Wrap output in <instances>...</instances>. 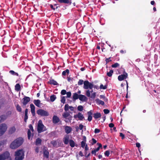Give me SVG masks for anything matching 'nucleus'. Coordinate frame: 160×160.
Segmentation results:
<instances>
[{
    "instance_id": "8",
    "label": "nucleus",
    "mask_w": 160,
    "mask_h": 160,
    "mask_svg": "<svg viewBox=\"0 0 160 160\" xmlns=\"http://www.w3.org/2000/svg\"><path fill=\"white\" fill-rule=\"evenodd\" d=\"M73 117L77 120H82L84 118L83 115L80 112L78 113L77 114L74 115Z\"/></svg>"
},
{
    "instance_id": "44",
    "label": "nucleus",
    "mask_w": 160,
    "mask_h": 160,
    "mask_svg": "<svg viewBox=\"0 0 160 160\" xmlns=\"http://www.w3.org/2000/svg\"><path fill=\"white\" fill-rule=\"evenodd\" d=\"M93 113L92 110H90V111L88 112V116H92Z\"/></svg>"
},
{
    "instance_id": "47",
    "label": "nucleus",
    "mask_w": 160,
    "mask_h": 160,
    "mask_svg": "<svg viewBox=\"0 0 160 160\" xmlns=\"http://www.w3.org/2000/svg\"><path fill=\"white\" fill-rule=\"evenodd\" d=\"M83 83V80H80L78 82V84L79 85H82Z\"/></svg>"
},
{
    "instance_id": "5",
    "label": "nucleus",
    "mask_w": 160,
    "mask_h": 160,
    "mask_svg": "<svg viewBox=\"0 0 160 160\" xmlns=\"http://www.w3.org/2000/svg\"><path fill=\"white\" fill-rule=\"evenodd\" d=\"M37 114L42 116H47L49 115L48 112L43 109H40L37 110Z\"/></svg>"
},
{
    "instance_id": "28",
    "label": "nucleus",
    "mask_w": 160,
    "mask_h": 160,
    "mask_svg": "<svg viewBox=\"0 0 160 160\" xmlns=\"http://www.w3.org/2000/svg\"><path fill=\"white\" fill-rule=\"evenodd\" d=\"M56 98V96L54 95L51 96L50 97V101L51 102H53Z\"/></svg>"
},
{
    "instance_id": "45",
    "label": "nucleus",
    "mask_w": 160,
    "mask_h": 160,
    "mask_svg": "<svg viewBox=\"0 0 160 160\" xmlns=\"http://www.w3.org/2000/svg\"><path fill=\"white\" fill-rule=\"evenodd\" d=\"M110 154L109 151H106L105 152V156L108 157Z\"/></svg>"
},
{
    "instance_id": "2",
    "label": "nucleus",
    "mask_w": 160,
    "mask_h": 160,
    "mask_svg": "<svg viewBox=\"0 0 160 160\" xmlns=\"http://www.w3.org/2000/svg\"><path fill=\"white\" fill-rule=\"evenodd\" d=\"M15 159L22 160L24 157V151L23 149H19L15 152Z\"/></svg>"
},
{
    "instance_id": "29",
    "label": "nucleus",
    "mask_w": 160,
    "mask_h": 160,
    "mask_svg": "<svg viewBox=\"0 0 160 160\" xmlns=\"http://www.w3.org/2000/svg\"><path fill=\"white\" fill-rule=\"evenodd\" d=\"M62 115L64 118H66L70 115V114L68 112H64Z\"/></svg>"
},
{
    "instance_id": "36",
    "label": "nucleus",
    "mask_w": 160,
    "mask_h": 160,
    "mask_svg": "<svg viewBox=\"0 0 160 160\" xmlns=\"http://www.w3.org/2000/svg\"><path fill=\"white\" fill-rule=\"evenodd\" d=\"M28 139H30L31 136V132L30 129H29L28 131Z\"/></svg>"
},
{
    "instance_id": "48",
    "label": "nucleus",
    "mask_w": 160,
    "mask_h": 160,
    "mask_svg": "<svg viewBox=\"0 0 160 160\" xmlns=\"http://www.w3.org/2000/svg\"><path fill=\"white\" fill-rule=\"evenodd\" d=\"M66 94L67 95V97L69 98L71 96V93L70 92H68L66 93Z\"/></svg>"
},
{
    "instance_id": "42",
    "label": "nucleus",
    "mask_w": 160,
    "mask_h": 160,
    "mask_svg": "<svg viewBox=\"0 0 160 160\" xmlns=\"http://www.w3.org/2000/svg\"><path fill=\"white\" fill-rule=\"evenodd\" d=\"M86 145L85 142L82 141L81 142V146L82 148H84Z\"/></svg>"
},
{
    "instance_id": "11",
    "label": "nucleus",
    "mask_w": 160,
    "mask_h": 160,
    "mask_svg": "<svg viewBox=\"0 0 160 160\" xmlns=\"http://www.w3.org/2000/svg\"><path fill=\"white\" fill-rule=\"evenodd\" d=\"M70 109L71 111L74 110V108L72 106H70L68 104H66L64 107V110L66 111H68Z\"/></svg>"
},
{
    "instance_id": "12",
    "label": "nucleus",
    "mask_w": 160,
    "mask_h": 160,
    "mask_svg": "<svg viewBox=\"0 0 160 160\" xmlns=\"http://www.w3.org/2000/svg\"><path fill=\"white\" fill-rule=\"evenodd\" d=\"M79 99L82 102L87 101L88 100L87 98L85 95L82 94L79 95Z\"/></svg>"
},
{
    "instance_id": "30",
    "label": "nucleus",
    "mask_w": 160,
    "mask_h": 160,
    "mask_svg": "<svg viewBox=\"0 0 160 160\" xmlns=\"http://www.w3.org/2000/svg\"><path fill=\"white\" fill-rule=\"evenodd\" d=\"M49 82L50 84H53L54 85H57L58 84L57 82L53 80H52L50 81Z\"/></svg>"
},
{
    "instance_id": "15",
    "label": "nucleus",
    "mask_w": 160,
    "mask_h": 160,
    "mask_svg": "<svg viewBox=\"0 0 160 160\" xmlns=\"http://www.w3.org/2000/svg\"><path fill=\"white\" fill-rule=\"evenodd\" d=\"M53 122L54 123H57L59 122L60 121V120L59 118L56 116H54L53 118Z\"/></svg>"
},
{
    "instance_id": "35",
    "label": "nucleus",
    "mask_w": 160,
    "mask_h": 160,
    "mask_svg": "<svg viewBox=\"0 0 160 160\" xmlns=\"http://www.w3.org/2000/svg\"><path fill=\"white\" fill-rule=\"evenodd\" d=\"M69 71L68 69H66V70L63 71L62 72L63 75L65 76L69 73Z\"/></svg>"
},
{
    "instance_id": "6",
    "label": "nucleus",
    "mask_w": 160,
    "mask_h": 160,
    "mask_svg": "<svg viewBox=\"0 0 160 160\" xmlns=\"http://www.w3.org/2000/svg\"><path fill=\"white\" fill-rule=\"evenodd\" d=\"M10 156L9 153L6 151L2 154H0V160H5Z\"/></svg>"
},
{
    "instance_id": "34",
    "label": "nucleus",
    "mask_w": 160,
    "mask_h": 160,
    "mask_svg": "<svg viewBox=\"0 0 160 160\" xmlns=\"http://www.w3.org/2000/svg\"><path fill=\"white\" fill-rule=\"evenodd\" d=\"M113 72V71L112 70H110L109 72L107 73V75L109 77H111Z\"/></svg>"
},
{
    "instance_id": "58",
    "label": "nucleus",
    "mask_w": 160,
    "mask_h": 160,
    "mask_svg": "<svg viewBox=\"0 0 160 160\" xmlns=\"http://www.w3.org/2000/svg\"><path fill=\"white\" fill-rule=\"evenodd\" d=\"M111 60L110 58H107L106 59V61L107 63L109 62L110 61H111Z\"/></svg>"
},
{
    "instance_id": "3",
    "label": "nucleus",
    "mask_w": 160,
    "mask_h": 160,
    "mask_svg": "<svg viewBox=\"0 0 160 160\" xmlns=\"http://www.w3.org/2000/svg\"><path fill=\"white\" fill-rule=\"evenodd\" d=\"M7 129L8 126L6 124L3 123L0 124V137L5 133Z\"/></svg>"
},
{
    "instance_id": "50",
    "label": "nucleus",
    "mask_w": 160,
    "mask_h": 160,
    "mask_svg": "<svg viewBox=\"0 0 160 160\" xmlns=\"http://www.w3.org/2000/svg\"><path fill=\"white\" fill-rule=\"evenodd\" d=\"M29 129L30 130V131H31L32 132L33 131V127L31 125H29Z\"/></svg>"
},
{
    "instance_id": "33",
    "label": "nucleus",
    "mask_w": 160,
    "mask_h": 160,
    "mask_svg": "<svg viewBox=\"0 0 160 160\" xmlns=\"http://www.w3.org/2000/svg\"><path fill=\"white\" fill-rule=\"evenodd\" d=\"M20 86L19 84H17L15 86V89L16 90L19 91L20 90Z\"/></svg>"
},
{
    "instance_id": "56",
    "label": "nucleus",
    "mask_w": 160,
    "mask_h": 160,
    "mask_svg": "<svg viewBox=\"0 0 160 160\" xmlns=\"http://www.w3.org/2000/svg\"><path fill=\"white\" fill-rule=\"evenodd\" d=\"M120 137H122V139H123L124 138V135L122 133H120Z\"/></svg>"
},
{
    "instance_id": "38",
    "label": "nucleus",
    "mask_w": 160,
    "mask_h": 160,
    "mask_svg": "<svg viewBox=\"0 0 160 160\" xmlns=\"http://www.w3.org/2000/svg\"><path fill=\"white\" fill-rule=\"evenodd\" d=\"M61 101L62 102L63 104L66 101V99L65 97H61Z\"/></svg>"
},
{
    "instance_id": "23",
    "label": "nucleus",
    "mask_w": 160,
    "mask_h": 160,
    "mask_svg": "<svg viewBox=\"0 0 160 160\" xmlns=\"http://www.w3.org/2000/svg\"><path fill=\"white\" fill-rule=\"evenodd\" d=\"M96 101L97 103L98 104H101L102 105H104V103L103 101L100 100L98 98H97L96 100Z\"/></svg>"
},
{
    "instance_id": "59",
    "label": "nucleus",
    "mask_w": 160,
    "mask_h": 160,
    "mask_svg": "<svg viewBox=\"0 0 160 160\" xmlns=\"http://www.w3.org/2000/svg\"><path fill=\"white\" fill-rule=\"evenodd\" d=\"M83 128V125L82 124H80L79 126V129L80 130H82Z\"/></svg>"
},
{
    "instance_id": "49",
    "label": "nucleus",
    "mask_w": 160,
    "mask_h": 160,
    "mask_svg": "<svg viewBox=\"0 0 160 160\" xmlns=\"http://www.w3.org/2000/svg\"><path fill=\"white\" fill-rule=\"evenodd\" d=\"M61 93L63 95H65L66 93V91L65 90H62L61 91Z\"/></svg>"
},
{
    "instance_id": "19",
    "label": "nucleus",
    "mask_w": 160,
    "mask_h": 160,
    "mask_svg": "<svg viewBox=\"0 0 160 160\" xmlns=\"http://www.w3.org/2000/svg\"><path fill=\"white\" fill-rule=\"evenodd\" d=\"M7 116L5 115H2L0 116V123L3 122L7 118Z\"/></svg>"
},
{
    "instance_id": "14",
    "label": "nucleus",
    "mask_w": 160,
    "mask_h": 160,
    "mask_svg": "<svg viewBox=\"0 0 160 160\" xmlns=\"http://www.w3.org/2000/svg\"><path fill=\"white\" fill-rule=\"evenodd\" d=\"M16 131V128L15 126H12L10 128L9 130V133L10 134H12L14 133Z\"/></svg>"
},
{
    "instance_id": "25",
    "label": "nucleus",
    "mask_w": 160,
    "mask_h": 160,
    "mask_svg": "<svg viewBox=\"0 0 160 160\" xmlns=\"http://www.w3.org/2000/svg\"><path fill=\"white\" fill-rule=\"evenodd\" d=\"M41 140L39 138H37L36 141V145H41Z\"/></svg>"
},
{
    "instance_id": "63",
    "label": "nucleus",
    "mask_w": 160,
    "mask_h": 160,
    "mask_svg": "<svg viewBox=\"0 0 160 160\" xmlns=\"http://www.w3.org/2000/svg\"><path fill=\"white\" fill-rule=\"evenodd\" d=\"M28 109H26L25 111V115H28Z\"/></svg>"
},
{
    "instance_id": "13",
    "label": "nucleus",
    "mask_w": 160,
    "mask_h": 160,
    "mask_svg": "<svg viewBox=\"0 0 160 160\" xmlns=\"http://www.w3.org/2000/svg\"><path fill=\"white\" fill-rule=\"evenodd\" d=\"M23 99V101L22 103L24 105L27 104L30 100V98L28 97H25Z\"/></svg>"
},
{
    "instance_id": "57",
    "label": "nucleus",
    "mask_w": 160,
    "mask_h": 160,
    "mask_svg": "<svg viewBox=\"0 0 160 160\" xmlns=\"http://www.w3.org/2000/svg\"><path fill=\"white\" fill-rule=\"evenodd\" d=\"M109 126L110 128H112L114 127V125L112 123H110L109 124Z\"/></svg>"
},
{
    "instance_id": "31",
    "label": "nucleus",
    "mask_w": 160,
    "mask_h": 160,
    "mask_svg": "<svg viewBox=\"0 0 160 160\" xmlns=\"http://www.w3.org/2000/svg\"><path fill=\"white\" fill-rule=\"evenodd\" d=\"M6 142L5 140H2L0 141V147L2 146L6 143Z\"/></svg>"
},
{
    "instance_id": "20",
    "label": "nucleus",
    "mask_w": 160,
    "mask_h": 160,
    "mask_svg": "<svg viewBox=\"0 0 160 160\" xmlns=\"http://www.w3.org/2000/svg\"><path fill=\"white\" fill-rule=\"evenodd\" d=\"M63 141L65 144H68L69 141V136L68 135H66L64 138Z\"/></svg>"
},
{
    "instance_id": "39",
    "label": "nucleus",
    "mask_w": 160,
    "mask_h": 160,
    "mask_svg": "<svg viewBox=\"0 0 160 160\" xmlns=\"http://www.w3.org/2000/svg\"><path fill=\"white\" fill-rule=\"evenodd\" d=\"M78 111H82L83 109V107L81 105H79L78 107Z\"/></svg>"
},
{
    "instance_id": "26",
    "label": "nucleus",
    "mask_w": 160,
    "mask_h": 160,
    "mask_svg": "<svg viewBox=\"0 0 160 160\" xmlns=\"http://www.w3.org/2000/svg\"><path fill=\"white\" fill-rule=\"evenodd\" d=\"M48 154L49 152L47 150H45L44 151L43 154L44 157H46L47 158H48Z\"/></svg>"
},
{
    "instance_id": "46",
    "label": "nucleus",
    "mask_w": 160,
    "mask_h": 160,
    "mask_svg": "<svg viewBox=\"0 0 160 160\" xmlns=\"http://www.w3.org/2000/svg\"><path fill=\"white\" fill-rule=\"evenodd\" d=\"M92 142H91V144L92 145H93L97 142V141L96 140H95L94 138H92Z\"/></svg>"
},
{
    "instance_id": "9",
    "label": "nucleus",
    "mask_w": 160,
    "mask_h": 160,
    "mask_svg": "<svg viewBox=\"0 0 160 160\" xmlns=\"http://www.w3.org/2000/svg\"><path fill=\"white\" fill-rule=\"evenodd\" d=\"M128 74L124 73L123 74H122L118 76V79L120 81H122L124 79L128 77Z\"/></svg>"
},
{
    "instance_id": "60",
    "label": "nucleus",
    "mask_w": 160,
    "mask_h": 160,
    "mask_svg": "<svg viewBox=\"0 0 160 160\" xmlns=\"http://www.w3.org/2000/svg\"><path fill=\"white\" fill-rule=\"evenodd\" d=\"M28 118V115H25V118H24V121L25 122H26L27 119Z\"/></svg>"
},
{
    "instance_id": "10",
    "label": "nucleus",
    "mask_w": 160,
    "mask_h": 160,
    "mask_svg": "<svg viewBox=\"0 0 160 160\" xmlns=\"http://www.w3.org/2000/svg\"><path fill=\"white\" fill-rule=\"evenodd\" d=\"M86 94L88 97H90L92 98H94L96 96V93L93 92L92 93L91 95L90 91L88 90L86 91Z\"/></svg>"
},
{
    "instance_id": "22",
    "label": "nucleus",
    "mask_w": 160,
    "mask_h": 160,
    "mask_svg": "<svg viewBox=\"0 0 160 160\" xmlns=\"http://www.w3.org/2000/svg\"><path fill=\"white\" fill-rule=\"evenodd\" d=\"M34 103L38 107H39L40 106V101L39 100H34Z\"/></svg>"
},
{
    "instance_id": "21",
    "label": "nucleus",
    "mask_w": 160,
    "mask_h": 160,
    "mask_svg": "<svg viewBox=\"0 0 160 160\" xmlns=\"http://www.w3.org/2000/svg\"><path fill=\"white\" fill-rule=\"evenodd\" d=\"M60 3H66L71 4V0H58Z\"/></svg>"
},
{
    "instance_id": "55",
    "label": "nucleus",
    "mask_w": 160,
    "mask_h": 160,
    "mask_svg": "<svg viewBox=\"0 0 160 160\" xmlns=\"http://www.w3.org/2000/svg\"><path fill=\"white\" fill-rule=\"evenodd\" d=\"M35 151L36 153H38L39 152V148L38 147H36L35 149Z\"/></svg>"
},
{
    "instance_id": "64",
    "label": "nucleus",
    "mask_w": 160,
    "mask_h": 160,
    "mask_svg": "<svg viewBox=\"0 0 160 160\" xmlns=\"http://www.w3.org/2000/svg\"><path fill=\"white\" fill-rule=\"evenodd\" d=\"M136 145L137 147L139 148L140 146V144L139 143H136Z\"/></svg>"
},
{
    "instance_id": "41",
    "label": "nucleus",
    "mask_w": 160,
    "mask_h": 160,
    "mask_svg": "<svg viewBox=\"0 0 160 160\" xmlns=\"http://www.w3.org/2000/svg\"><path fill=\"white\" fill-rule=\"evenodd\" d=\"M16 108H17V110L18 111H19V112H20L21 111H22L21 108L20 107L19 105H17V106L16 107Z\"/></svg>"
},
{
    "instance_id": "62",
    "label": "nucleus",
    "mask_w": 160,
    "mask_h": 160,
    "mask_svg": "<svg viewBox=\"0 0 160 160\" xmlns=\"http://www.w3.org/2000/svg\"><path fill=\"white\" fill-rule=\"evenodd\" d=\"M79 154L81 157H82L83 156V154L81 151H80L79 152Z\"/></svg>"
},
{
    "instance_id": "16",
    "label": "nucleus",
    "mask_w": 160,
    "mask_h": 160,
    "mask_svg": "<svg viewBox=\"0 0 160 160\" xmlns=\"http://www.w3.org/2000/svg\"><path fill=\"white\" fill-rule=\"evenodd\" d=\"M65 132L67 133L68 134L70 133L72 131V128L71 127L69 126H66L65 127Z\"/></svg>"
},
{
    "instance_id": "40",
    "label": "nucleus",
    "mask_w": 160,
    "mask_h": 160,
    "mask_svg": "<svg viewBox=\"0 0 160 160\" xmlns=\"http://www.w3.org/2000/svg\"><path fill=\"white\" fill-rule=\"evenodd\" d=\"M119 64L118 63H116L112 65V66L113 68H117L119 66Z\"/></svg>"
},
{
    "instance_id": "32",
    "label": "nucleus",
    "mask_w": 160,
    "mask_h": 160,
    "mask_svg": "<svg viewBox=\"0 0 160 160\" xmlns=\"http://www.w3.org/2000/svg\"><path fill=\"white\" fill-rule=\"evenodd\" d=\"M99 88L100 89H105L107 88V86L106 85H103L102 84L100 85Z\"/></svg>"
},
{
    "instance_id": "17",
    "label": "nucleus",
    "mask_w": 160,
    "mask_h": 160,
    "mask_svg": "<svg viewBox=\"0 0 160 160\" xmlns=\"http://www.w3.org/2000/svg\"><path fill=\"white\" fill-rule=\"evenodd\" d=\"M31 110L33 116L35 115V107L32 104H30Z\"/></svg>"
},
{
    "instance_id": "4",
    "label": "nucleus",
    "mask_w": 160,
    "mask_h": 160,
    "mask_svg": "<svg viewBox=\"0 0 160 160\" xmlns=\"http://www.w3.org/2000/svg\"><path fill=\"white\" fill-rule=\"evenodd\" d=\"M45 128L43 124L42 121L39 120L38 121V131L39 133L45 130Z\"/></svg>"
},
{
    "instance_id": "53",
    "label": "nucleus",
    "mask_w": 160,
    "mask_h": 160,
    "mask_svg": "<svg viewBox=\"0 0 160 160\" xmlns=\"http://www.w3.org/2000/svg\"><path fill=\"white\" fill-rule=\"evenodd\" d=\"M99 98L101 99H103L104 100H105V97L103 95H101L99 96Z\"/></svg>"
},
{
    "instance_id": "27",
    "label": "nucleus",
    "mask_w": 160,
    "mask_h": 160,
    "mask_svg": "<svg viewBox=\"0 0 160 160\" xmlns=\"http://www.w3.org/2000/svg\"><path fill=\"white\" fill-rule=\"evenodd\" d=\"M69 144L70 146L72 147H73L75 146V143L72 140L69 141Z\"/></svg>"
},
{
    "instance_id": "51",
    "label": "nucleus",
    "mask_w": 160,
    "mask_h": 160,
    "mask_svg": "<svg viewBox=\"0 0 160 160\" xmlns=\"http://www.w3.org/2000/svg\"><path fill=\"white\" fill-rule=\"evenodd\" d=\"M103 112L105 114H108L109 112V110L107 109H104L103 110Z\"/></svg>"
},
{
    "instance_id": "18",
    "label": "nucleus",
    "mask_w": 160,
    "mask_h": 160,
    "mask_svg": "<svg viewBox=\"0 0 160 160\" xmlns=\"http://www.w3.org/2000/svg\"><path fill=\"white\" fill-rule=\"evenodd\" d=\"M101 114L100 113L96 112L93 114V117L95 119H97L101 117Z\"/></svg>"
},
{
    "instance_id": "54",
    "label": "nucleus",
    "mask_w": 160,
    "mask_h": 160,
    "mask_svg": "<svg viewBox=\"0 0 160 160\" xmlns=\"http://www.w3.org/2000/svg\"><path fill=\"white\" fill-rule=\"evenodd\" d=\"M92 116H88V120L89 121H91L92 120Z\"/></svg>"
},
{
    "instance_id": "7",
    "label": "nucleus",
    "mask_w": 160,
    "mask_h": 160,
    "mask_svg": "<svg viewBox=\"0 0 160 160\" xmlns=\"http://www.w3.org/2000/svg\"><path fill=\"white\" fill-rule=\"evenodd\" d=\"M83 88L85 89H88L89 88L90 89H91L92 88L93 85L91 83H90L88 81H85L84 82Z\"/></svg>"
},
{
    "instance_id": "43",
    "label": "nucleus",
    "mask_w": 160,
    "mask_h": 160,
    "mask_svg": "<svg viewBox=\"0 0 160 160\" xmlns=\"http://www.w3.org/2000/svg\"><path fill=\"white\" fill-rule=\"evenodd\" d=\"M9 72L12 74L14 75H18V74L16 72H15L13 71H12V70L10 71H9Z\"/></svg>"
},
{
    "instance_id": "61",
    "label": "nucleus",
    "mask_w": 160,
    "mask_h": 160,
    "mask_svg": "<svg viewBox=\"0 0 160 160\" xmlns=\"http://www.w3.org/2000/svg\"><path fill=\"white\" fill-rule=\"evenodd\" d=\"M96 151L94 150H93L92 151V154H94L95 155H96Z\"/></svg>"
},
{
    "instance_id": "24",
    "label": "nucleus",
    "mask_w": 160,
    "mask_h": 160,
    "mask_svg": "<svg viewBox=\"0 0 160 160\" xmlns=\"http://www.w3.org/2000/svg\"><path fill=\"white\" fill-rule=\"evenodd\" d=\"M79 95H78L77 93H75L73 94V98L74 100L77 99L79 98Z\"/></svg>"
},
{
    "instance_id": "52",
    "label": "nucleus",
    "mask_w": 160,
    "mask_h": 160,
    "mask_svg": "<svg viewBox=\"0 0 160 160\" xmlns=\"http://www.w3.org/2000/svg\"><path fill=\"white\" fill-rule=\"evenodd\" d=\"M100 132V130L96 128L94 130V132L96 133H98Z\"/></svg>"
},
{
    "instance_id": "37",
    "label": "nucleus",
    "mask_w": 160,
    "mask_h": 160,
    "mask_svg": "<svg viewBox=\"0 0 160 160\" xmlns=\"http://www.w3.org/2000/svg\"><path fill=\"white\" fill-rule=\"evenodd\" d=\"M51 143L54 147H56L57 145V142L55 141H52L51 142Z\"/></svg>"
},
{
    "instance_id": "1",
    "label": "nucleus",
    "mask_w": 160,
    "mask_h": 160,
    "mask_svg": "<svg viewBox=\"0 0 160 160\" xmlns=\"http://www.w3.org/2000/svg\"><path fill=\"white\" fill-rule=\"evenodd\" d=\"M24 142L22 137H18L12 141L9 145V147L12 149H16L21 146Z\"/></svg>"
}]
</instances>
